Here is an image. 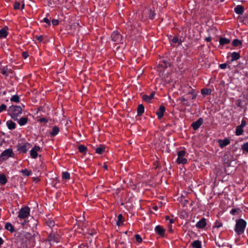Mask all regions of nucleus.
I'll return each mask as SVG.
<instances>
[{
  "label": "nucleus",
  "mask_w": 248,
  "mask_h": 248,
  "mask_svg": "<svg viewBox=\"0 0 248 248\" xmlns=\"http://www.w3.org/2000/svg\"><path fill=\"white\" fill-rule=\"evenodd\" d=\"M144 112V107L142 104H140L137 108V115L141 116Z\"/></svg>",
  "instance_id": "cd10ccee"
},
{
  "label": "nucleus",
  "mask_w": 248,
  "mask_h": 248,
  "mask_svg": "<svg viewBox=\"0 0 248 248\" xmlns=\"http://www.w3.org/2000/svg\"><path fill=\"white\" fill-rule=\"evenodd\" d=\"M0 73L4 76L5 78H7L9 73H12V70L11 69H9L7 66H3L0 69Z\"/></svg>",
  "instance_id": "dca6fc26"
},
{
  "label": "nucleus",
  "mask_w": 248,
  "mask_h": 248,
  "mask_svg": "<svg viewBox=\"0 0 248 248\" xmlns=\"http://www.w3.org/2000/svg\"><path fill=\"white\" fill-rule=\"evenodd\" d=\"M62 178L63 179L69 180L70 179V174L68 171L63 172L62 173Z\"/></svg>",
  "instance_id": "a19ab883"
},
{
  "label": "nucleus",
  "mask_w": 248,
  "mask_h": 248,
  "mask_svg": "<svg viewBox=\"0 0 248 248\" xmlns=\"http://www.w3.org/2000/svg\"><path fill=\"white\" fill-rule=\"evenodd\" d=\"M49 111L48 107L46 106H42L40 107L37 110V112H42L44 113H46L47 115L48 114V111Z\"/></svg>",
  "instance_id": "c85d7f7f"
},
{
  "label": "nucleus",
  "mask_w": 248,
  "mask_h": 248,
  "mask_svg": "<svg viewBox=\"0 0 248 248\" xmlns=\"http://www.w3.org/2000/svg\"><path fill=\"white\" fill-rule=\"evenodd\" d=\"M156 14L154 10L150 9L148 17L150 19H153L155 16Z\"/></svg>",
  "instance_id": "79ce46f5"
},
{
  "label": "nucleus",
  "mask_w": 248,
  "mask_h": 248,
  "mask_svg": "<svg viewBox=\"0 0 248 248\" xmlns=\"http://www.w3.org/2000/svg\"><path fill=\"white\" fill-rule=\"evenodd\" d=\"M155 93L152 92L150 95L144 94L142 96V99L148 103L151 102V100L154 98Z\"/></svg>",
  "instance_id": "aec40b11"
},
{
  "label": "nucleus",
  "mask_w": 248,
  "mask_h": 248,
  "mask_svg": "<svg viewBox=\"0 0 248 248\" xmlns=\"http://www.w3.org/2000/svg\"><path fill=\"white\" fill-rule=\"evenodd\" d=\"M15 121H16L20 126H22L25 125L28 123L29 119L27 117H22L20 118H17V120Z\"/></svg>",
  "instance_id": "4468645a"
},
{
  "label": "nucleus",
  "mask_w": 248,
  "mask_h": 248,
  "mask_svg": "<svg viewBox=\"0 0 248 248\" xmlns=\"http://www.w3.org/2000/svg\"><path fill=\"white\" fill-rule=\"evenodd\" d=\"M87 233L92 236H93L97 234V230L94 228H89Z\"/></svg>",
  "instance_id": "72a5a7b5"
},
{
  "label": "nucleus",
  "mask_w": 248,
  "mask_h": 248,
  "mask_svg": "<svg viewBox=\"0 0 248 248\" xmlns=\"http://www.w3.org/2000/svg\"><path fill=\"white\" fill-rule=\"evenodd\" d=\"M35 233H34L33 234H32L31 233L28 232H26L24 235L25 238L27 239L30 243H31L33 246H34L35 244Z\"/></svg>",
  "instance_id": "9d476101"
},
{
  "label": "nucleus",
  "mask_w": 248,
  "mask_h": 248,
  "mask_svg": "<svg viewBox=\"0 0 248 248\" xmlns=\"http://www.w3.org/2000/svg\"><path fill=\"white\" fill-rule=\"evenodd\" d=\"M21 172L25 176H29L32 174V171L31 170H28L27 169L22 170Z\"/></svg>",
  "instance_id": "c9c22d12"
},
{
  "label": "nucleus",
  "mask_w": 248,
  "mask_h": 248,
  "mask_svg": "<svg viewBox=\"0 0 248 248\" xmlns=\"http://www.w3.org/2000/svg\"><path fill=\"white\" fill-rule=\"evenodd\" d=\"M242 44V41L238 39H235L232 42V46L234 47H237L239 46H241Z\"/></svg>",
  "instance_id": "f704fd0d"
},
{
  "label": "nucleus",
  "mask_w": 248,
  "mask_h": 248,
  "mask_svg": "<svg viewBox=\"0 0 248 248\" xmlns=\"http://www.w3.org/2000/svg\"><path fill=\"white\" fill-rule=\"evenodd\" d=\"M111 41L116 44L120 43L122 40L121 34L118 31H114L111 35Z\"/></svg>",
  "instance_id": "6e6552de"
},
{
  "label": "nucleus",
  "mask_w": 248,
  "mask_h": 248,
  "mask_svg": "<svg viewBox=\"0 0 248 248\" xmlns=\"http://www.w3.org/2000/svg\"><path fill=\"white\" fill-rule=\"evenodd\" d=\"M7 182V179L5 174H0V184L1 185H5Z\"/></svg>",
  "instance_id": "c756f323"
},
{
  "label": "nucleus",
  "mask_w": 248,
  "mask_h": 248,
  "mask_svg": "<svg viewBox=\"0 0 248 248\" xmlns=\"http://www.w3.org/2000/svg\"><path fill=\"white\" fill-rule=\"evenodd\" d=\"M217 142L221 148H223L230 143L229 139L226 138L224 140H218Z\"/></svg>",
  "instance_id": "a211bd4d"
},
{
  "label": "nucleus",
  "mask_w": 248,
  "mask_h": 248,
  "mask_svg": "<svg viewBox=\"0 0 248 248\" xmlns=\"http://www.w3.org/2000/svg\"><path fill=\"white\" fill-rule=\"evenodd\" d=\"M135 239L137 242L140 243H141L142 239L140 235L137 234L135 235Z\"/></svg>",
  "instance_id": "09e8293b"
},
{
  "label": "nucleus",
  "mask_w": 248,
  "mask_h": 248,
  "mask_svg": "<svg viewBox=\"0 0 248 248\" xmlns=\"http://www.w3.org/2000/svg\"><path fill=\"white\" fill-rule=\"evenodd\" d=\"M165 110V107L163 105H161L159 107L158 110L155 112L158 119H161L163 118Z\"/></svg>",
  "instance_id": "ddd939ff"
},
{
  "label": "nucleus",
  "mask_w": 248,
  "mask_h": 248,
  "mask_svg": "<svg viewBox=\"0 0 248 248\" xmlns=\"http://www.w3.org/2000/svg\"><path fill=\"white\" fill-rule=\"evenodd\" d=\"M155 231L156 233L163 237L165 234L166 230L162 226L157 225L155 228Z\"/></svg>",
  "instance_id": "f8f14e48"
},
{
  "label": "nucleus",
  "mask_w": 248,
  "mask_h": 248,
  "mask_svg": "<svg viewBox=\"0 0 248 248\" xmlns=\"http://www.w3.org/2000/svg\"><path fill=\"white\" fill-rule=\"evenodd\" d=\"M78 248H89V246L87 243H82L78 245Z\"/></svg>",
  "instance_id": "8fccbe9b"
},
{
  "label": "nucleus",
  "mask_w": 248,
  "mask_h": 248,
  "mask_svg": "<svg viewBox=\"0 0 248 248\" xmlns=\"http://www.w3.org/2000/svg\"><path fill=\"white\" fill-rule=\"evenodd\" d=\"M203 120L202 118H199L196 121L191 124V127L194 130H198L203 124Z\"/></svg>",
  "instance_id": "9b49d317"
},
{
  "label": "nucleus",
  "mask_w": 248,
  "mask_h": 248,
  "mask_svg": "<svg viewBox=\"0 0 248 248\" xmlns=\"http://www.w3.org/2000/svg\"><path fill=\"white\" fill-rule=\"evenodd\" d=\"M51 22L53 26H57L59 24V21L58 19H52Z\"/></svg>",
  "instance_id": "3c124183"
},
{
  "label": "nucleus",
  "mask_w": 248,
  "mask_h": 248,
  "mask_svg": "<svg viewBox=\"0 0 248 248\" xmlns=\"http://www.w3.org/2000/svg\"><path fill=\"white\" fill-rule=\"evenodd\" d=\"M46 224L47 226H48L49 228H52L54 227L55 225V221L50 219H48L47 220L46 222Z\"/></svg>",
  "instance_id": "e433bc0d"
},
{
  "label": "nucleus",
  "mask_w": 248,
  "mask_h": 248,
  "mask_svg": "<svg viewBox=\"0 0 248 248\" xmlns=\"http://www.w3.org/2000/svg\"><path fill=\"white\" fill-rule=\"evenodd\" d=\"M61 239V237L57 232H55L53 231H52L48 234V236L45 241L48 242L51 246L52 242L58 243L60 242Z\"/></svg>",
  "instance_id": "f03ea898"
},
{
  "label": "nucleus",
  "mask_w": 248,
  "mask_h": 248,
  "mask_svg": "<svg viewBox=\"0 0 248 248\" xmlns=\"http://www.w3.org/2000/svg\"><path fill=\"white\" fill-rule=\"evenodd\" d=\"M181 101H182V102H187L186 99L185 98H184V97H182V99H181Z\"/></svg>",
  "instance_id": "774afa93"
},
{
  "label": "nucleus",
  "mask_w": 248,
  "mask_h": 248,
  "mask_svg": "<svg viewBox=\"0 0 248 248\" xmlns=\"http://www.w3.org/2000/svg\"><path fill=\"white\" fill-rule=\"evenodd\" d=\"M105 151V146L104 145H100L99 147H97L95 149V153L102 155Z\"/></svg>",
  "instance_id": "bb28decb"
},
{
  "label": "nucleus",
  "mask_w": 248,
  "mask_h": 248,
  "mask_svg": "<svg viewBox=\"0 0 248 248\" xmlns=\"http://www.w3.org/2000/svg\"><path fill=\"white\" fill-rule=\"evenodd\" d=\"M10 101L15 103H19L20 102L19 97L17 94L14 95L11 97Z\"/></svg>",
  "instance_id": "58836bf2"
},
{
  "label": "nucleus",
  "mask_w": 248,
  "mask_h": 248,
  "mask_svg": "<svg viewBox=\"0 0 248 248\" xmlns=\"http://www.w3.org/2000/svg\"><path fill=\"white\" fill-rule=\"evenodd\" d=\"M37 121H38V122L40 123H45V124H46V123H47L48 122V120H47L46 118H44V117H43V118H41L37 120Z\"/></svg>",
  "instance_id": "a18cd8bd"
},
{
  "label": "nucleus",
  "mask_w": 248,
  "mask_h": 248,
  "mask_svg": "<svg viewBox=\"0 0 248 248\" xmlns=\"http://www.w3.org/2000/svg\"><path fill=\"white\" fill-rule=\"evenodd\" d=\"M60 132V128L57 126H54L52 129V131L50 132L49 135L51 137H55Z\"/></svg>",
  "instance_id": "b1692460"
},
{
  "label": "nucleus",
  "mask_w": 248,
  "mask_h": 248,
  "mask_svg": "<svg viewBox=\"0 0 248 248\" xmlns=\"http://www.w3.org/2000/svg\"><path fill=\"white\" fill-rule=\"evenodd\" d=\"M31 144L29 142H25L23 144H19L17 145V151L22 154H26L28 149L31 148Z\"/></svg>",
  "instance_id": "0eeeda50"
},
{
  "label": "nucleus",
  "mask_w": 248,
  "mask_h": 248,
  "mask_svg": "<svg viewBox=\"0 0 248 248\" xmlns=\"http://www.w3.org/2000/svg\"><path fill=\"white\" fill-rule=\"evenodd\" d=\"M5 229L9 231L11 233H13L16 232L14 226L10 222H6L5 224Z\"/></svg>",
  "instance_id": "6ab92c4d"
},
{
  "label": "nucleus",
  "mask_w": 248,
  "mask_h": 248,
  "mask_svg": "<svg viewBox=\"0 0 248 248\" xmlns=\"http://www.w3.org/2000/svg\"><path fill=\"white\" fill-rule=\"evenodd\" d=\"M8 111V115L14 120H17V118L22 113V108L20 106H11L9 108Z\"/></svg>",
  "instance_id": "f257e3e1"
},
{
  "label": "nucleus",
  "mask_w": 248,
  "mask_h": 248,
  "mask_svg": "<svg viewBox=\"0 0 248 248\" xmlns=\"http://www.w3.org/2000/svg\"><path fill=\"white\" fill-rule=\"evenodd\" d=\"M230 42V39L225 37H220L219 40V45L222 46L229 44Z\"/></svg>",
  "instance_id": "a878e982"
},
{
  "label": "nucleus",
  "mask_w": 248,
  "mask_h": 248,
  "mask_svg": "<svg viewBox=\"0 0 248 248\" xmlns=\"http://www.w3.org/2000/svg\"><path fill=\"white\" fill-rule=\"evenodd\" d=\"M247 222L243 219H239L237 220L236 222L235 227L234 229L235 232L238 234H242L246 227Z\"/></svg>",
  "instance_id": "7ed1b4c3"
},
{
  "label": "nucleus",
  "mask_w": 248,
  "mask_h": 248,
  "mask_svg": "<svg viewBox=\"0 0 248 248\" xmlns=\"http://www.w3.org/2000/svg\"><path fill=\"white\" fill-rule=\"evenodd\" d=\"M205 40L207 42H210L211 40V37L210 36L206 37Z\"/></svg>",
  "instance_id": "680f3d73"
},
{
  "label": "nucleus",
  "mask_w": 248,
  "mask_h": 248,
  "mask_svg": "<svg viewBox=\"0 0 248 248\" xmlns=\"http://www.w3.org/2000/svg\"><path fill=\"white\" fill-rule=\"evenodd\" d=\"M8 28L5 26L0 30V39L5 38L8 35Z\"/></svg>",
  "instance_id": "f3484780"
},
{
  "label": "nucleus",
  "mask_w": 248,
  "mask_h": 248,
  "mask_svg": "<svg viewBox=\"0 0 248 248\" xmlns=\"http://www.w3.org/2000/svg\"><path fill=\"white\" fill-rule=\"evenodd\" d=\"M194 248H202V243L199 240H195L191 243Z\"/></svg>",
  "instance_id": "7c9ffc66"
},
{
  "label": "nucleus",
  "mask_w": 248,
  "mask_h": 248,
  "mask_svg": "<svg viewBox=\"0 0 248 248\" xmlns=\"http://www.w3.org/2000/svg\"><path fill=\"white\" fill-rule=\"evenodd\" d=\"M120 190L117 189L115 190L114 192L112 193V195L114 199L118 200L120 197L119 195Z\"/></svg>",
  "instance_id": "37998d69"
},
{
  "label": "nucleus",
  "mask_w": 248,
  "mask_h": 248,
  "mask_svg": "<svg viewBox=\"0 0 248 248\" xmlns=\"http://www.w3.org/2000/svg\"><path fill=\"white\" fill-rule=\"evenodd\" d=\"M235 13L238 15H242L244 12V8L242 5H237L234 9Z\"/></svg>",
  "instance_id": "4be33fe9"
},
{
  "label": "nucleus",
  "mask_w": 248,
  "mask_h": 248,
  "mask_svg": "<svg viewBox=\"0 0 248 248\" xmlns=\"http://www.w3.org/2000/svg\"><path fill=\"white\" fill-rule=\"evenodd\" d=\"M14 156V153L12 148H9L3 151L0 155V161H4L9 157Z\"/></svg>",
  "instance_id": "39448f33"
},
{
  "label": "nucleus",
  "mask_w": 248,
  "mask_h": 248,
  "mask_svg": "<svg viewBox=\"0 0 248 248\" xmlns=\"http://www.w3.org/2000/svg\"><path fill=\"white\" fill-rule=\"evenodd\" d=\"M49 13H47L46 15V17H45L42 22H45L48 25V27L50 26H51V21L48 18V17L49 16Z\"/></svg>",
  "instance_id": "ea45409f"
},
{
  "label": "nucleus",
  "mask_w": 248,
  "mask_h": 248,
  "mask_svg": "<svg viewBox=\"0 0 248 248\" xmlns=\"http://www.w3.org/2000/svg\"><path fill=\"white\" fill-rule=\"evenodd\" d=\"M246 124H247L246 121L245 120L243 119L241 121L240 125H239V126H240V127H241L243 128L246 126Z\"/></svg>",
  "instance_id": "4d7b16f0"
},
{
  "label": "nucleus",
  "mask_w": 248,
  "mask_h": 248,
  "mask_svg": "<svg viewBox=\"0 0 248 248\" xmlns=\"http://www.w3.org/2000/svg\"><path fill=\"white\" fill-rule=\"evenodd\" d=\"M33 182H35V183H38L40 181V178L37 177H33Z\"/></svg>",
  "instance_id": "052dcab7"
},
{
  "label": "nucleus",
  "mask_w": 248,
  "mask_h": 248,
  "mask_svg": "<svg viewBox=\"0 0 248 248\" xmlns=\"http://www.w3.org/2000/svg\"><path fill=\"white\" fill-rule=\"evenodd\" d=\"M31 209L28 206L23 207L19 210L17 217L20 220L28 218Z\"/></svg>",
  "instance_id": "20e7f679"
},
{
  "label": "nucleus",
  "mask_w": 248,
  "mask_h": 248,
  "mask_svg": "<svg viewBox=\"0 0 248 248\" xmlns=\"http://www.w3.org/2000/svg\"><path fill=\"white\" fill-rule=\"evenodd\" d=\"M163 62L165 64V66H164V67L165 68H167V67L168 66H170V63L166 60H164L163 61Z\"/></svg>",
  "instance_id": "bf43d9fd"
},
{
  "label": "nucleus",
  "mask_w": 248,
  "mask_h": 248,
  "mask_svg": "<svg viewBox=\"0 0 248 248\" xmlns=\"http://www.w3.org/2000/svg\"><path fill=\"white\" fill-rule=\"evenodd\" d=\"M242 149L243 151H246L247 153L248 152V142L243 144L242 146Z\"/></svg>",
  "instance_id": "49530a36"
},
{
  "label": "nucleus",
  "mask_w": 248,
  "mask_h": 248,
  "mask_svg": "<svg viewBox=\"0 0 248 248\" xmlns=\"http://www.w3.org/2000/svg\"><path fill=\"white\" fill-rule=\"evenodd\" d=\"M235 212H236L235 209H232L230 212L231 214H234Z\"/></svg>",
  "instance_id": "338daca9"
},
{
  "label": "nucleus",
  "mask_w": 248,
  "mask_h": 248,
  "mask_svg": "<svg viewBox=\"0 0 248 248\" xmlns=\"http://www.w3.org/2000/svg\"><path fill=\"white\" fill-rule=\"evenodd\" d=\"M6 125L10 130H14L16 128V124L11 120H8L6 122Z\"/></svg>",
  "instance_id": "5701e85b"
},
{
  "label": "nucleus",
  "mask_w": 248,
  "mask_h": 248,
  "mask_svg": "<svg viewBox=\"0 0 248 248\" xmlns=\"http://www.w3.org/2000/svg\"><path fill=\"white\" fill-rule=\"evenodd\" d=\"M7 109V106L6 105L2 104L0 105V113L5 111Z\"/></svg>",
  "instance_id": "de8ad7c7"
},
{
  "label": "nucleus",
  "mask_w": 248,
  "mask_h": 248,
  "mask_svg": "<svg viewBox=\"0 0 248 248\" xmlns=\"http://www.w3.org/2000/svg\"><path fill=\"white\" fill-rule=\"evenodd\" d=\"M103 167L104 168V169H105L106 170H108V165H107V162L104 163V166H103Z\"/></svg>",
  "instance_id": "e2e57ef3"
},
{
  "label": "nucleus",
  "mask_w": 248,
  "mask_h": 248,
  "mask_svg": "<svg viewBox=\"0 0 248 248\" xmlns=\"http://www.w3.org/2000/svg\"><path fill=\"white\" fill-rule=\"evenodd\" d=\"M29 53L27 51H23L22 53V57L26 59L29 57Z\"/></svg>",
  "instance_id": "5fc2aeb1"
},
{
  "label": "nucleus",
  "mask_w": 248,
  "mask_h": 248,
  "mask_svg": "<svg viewBox=\"0 0 248 248\" xmlns=\"http://www.w3.org/2000/svg\"><path fill=\"white\" fill-rule=\"evenodd\" d=\"M41 150L40 146L35 145L34 146L32 149L30 151V155L31 158L35 159L37 157L38 153L37 152Z\"/></svg>",
  "instance_id": "1a4fd4ad"
},
{
  "label": "nucleus",
  "mask_w": 248,
  "mask_h": 248,
  "mask_svg": "<svg viewBox=\"0 0 248 248\" xmlns=\"http://www.w3.org/2000/svg\"><path fill=\"white\" fill-rule=\"evenodd\" d=\"M124 222L123 217L122 214H119L118 216V220L116 221V224L117 226H120Z\"/></svg>",
  "instance_id": "4c0bfd02"
},
{
  "label": "nucleus",
  "mask_w": 248,
  "mask_h": 248,
  "mask_svg": "<svg viewBox=\"0 0 248 248\" xmlns=\"http://www.w3.org/2000/svg\"><path fill=\"white\" fill-rule=\"evenodd\" d=\"M20 3L18 1H16L14 5V9L15 10H18L20 8Z\"/></svg>",
  "instance_id": "c03bdc74"
},
{
  "label": "nucleus",
  "mask_w": 248,
  "mask_h": 248,
  "mask_svg": "<svg viewBox=\"0 0 248 248\" xmlns=\"http://www.w3.org/2000/svg\"><path fill=\"white\" fill-rule=\"evenodd\" d=\"M244 132L243 128L240 126L238 125L236 126V129H235V135L236 136H240L243 134Z\"/></svg>",
  "instance_id": "2f4dec72"
},
{
  "label": "nucleus",
  "mask_w": 248,
  "mask_h": 248,
  "mask_svg": "<svg viewBox=\"0 0 248 248\" xmlns=\"http://www.w3.org/2000/svg\"><path fill=\"white\" fill-rule=\"evenodd\" d=\"M4 243V241L3 239L0 237V247L1 245H2Z\"/></svg>",
  "instance_id": "69168bd1"
},
{
  "label": "nucleus",
  "mask_w": 248,
  "mask_h": 248,
  "mask_svg": "<svg viewBox=\"0 0 248 248\" xmlns=\"http://www.w3.org/2000/svg\"><path fill=\"white\" fill-rule=\"evenodd\" d=\"M78 152L83 155H85L88 152V148L85 145L80 144L78 146Z\"/></svg>",
  "instance_id": "412c9836"
},
{
  "label": "nucleus",
  "mask_w": 248,
  "mask_h": 248,
  "mask_svg": "<svg viewBox=\"0 0 248 248\" xmlns=\"http://www.w3.org/2000/svg\"><path fill=\"white\" fill-rule=\"evenodd\" d=\"M206 225V220L204 217H202L196 224V227L198 228L202 229Z\"/></svg>",
  "instance_id": "2eb2a0df"
},
{
  "label": "nucleus",
  "mask_w": 248,
  "mask_h": 248,
  "mask_svg": "<svg viewBox=\"0 0 248 248\" xmlns=\"http://www.w3.org/2000/svg\"><path fill=\"white\" fill-rule=\"evenodd\" d=\"M222 226V224L221 222H220L218 221H216L215 222V225L214 227L217 228H219L220 227H221Z\"/></svg>",
  "instance_id": "603ef678"
},
{
  "label": "nucleus",
  "mask_w": 248,
  "mask_h": 248,
  "mask_svg": "<svg viewBox=\"0 0 248 248\" xmlns=\"http://www.w3.org/2000/svg\"><path fill=\"white\" fill-rule=\"evenodd\" d=\"M35 37L40 43H41L43 41V38H44L43 35H36Z\"/></svg>",
  "instance_id": "864d4df0"
},
{
  "label": "nucleus",
  "mask_w": 248,
  "mask_h": 248,
  "mask_svg": "<svg viewBox=\"0 0 248 248\" xmlns=\"http://www.w3.org/2000/svg\"><path fill=\"white\" fill-rule=\"evenodd\" d=\"M231 62L238 60L240 58V54L239 52H233L231 54Z\"/></svg>",
  "instance_id": "393cba45"
},
{
  "label": "nucleus",
  "mask_w": 248,
  "mask_h": 248,
  "mask_svg": "<svg viewBox=\"0 0 248 248\" xmlns=\"http://www.w3.org/2000/svg\"><path fill=\"white\" fill-rule=\"evenodd\" d=\"M171 41L173 43H177L179 41V38L176 36H174L171 40Z\"/></svg>",
  "instance_id": "6e6d98bb"
},
{
  "label": "nucleus",
  "mask_w": 248,
  "mask_h": 248,
  "mask_svg": "<svg viewBox=\"0 0 248 248\" xmlns=\"http://www.w3.org/2000/svg\"><path fill=\"white\" fill-rule=\"evenodd\" d=\"M212 90L208 88H204L201 90V93L203 96L210 95L211 94Z\"/></svg>",
  "instance_id": "473e14b6"
},
{
  "label": "nucleus",
  "mask_w": 248,
  "mask_h": 248,
  "mask_svg": "<svg viewBox=\"0 0 248 248\" xmlns=\"http://www.w3.org/2000/svg\"><path fill=\"white\" fill-rule=\"evenodd\" d=\"M25 8V3L23 1L22 2V4H21V10H23Z\"/></svg>",
  "instance_id": "0e129e2a"
},
{
  "label": "nucleus",
  "mask_w": 248,
  "mask_h": 248,
  "mask_svg": "<svg viewBox=\"0 0 248 248\" xmlns=\"http://www.w3.org/2000/svg\"><path fill=\"white\" fill-rule=\"evenodd\" d=\"M227 66V64L226 63H221L219 65V67L222 69H225Z\"/></svg>",
  "instance_id": "13d9d810"
},
{
  "label": "nucleus",
  "mask_w": 248,
  "mask_h": 248,
  "mask_svg": "<svg viewBox=\"0 0 248 248\" xmlns=\"http://www.w3.org/2000/svg\"><path fill=\"white\" fill-rule=\"evenodd\" d=\"M186 154V152L185 150H181L177 153V158L176 159V162L180 164H186L187 163V160L184 157Z\"/></svg>",
  "instance_id": "423d86ee"
}]
</instances>
